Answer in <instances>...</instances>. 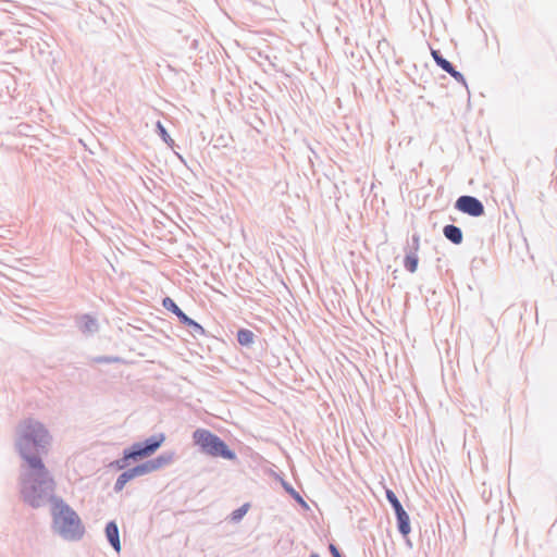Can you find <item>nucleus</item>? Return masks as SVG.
Masks as SVG:
<instances>
[{
	"label": "nucleus",
	"mask_w": 557,
	"mask_h": 557,
	"mask_svg": "<svg viewBox=\"0 0 557 557\" xmlns=\"http://www.w3.org/2000/svg\"><path fill=\"white\" fill-rule=\"evenodd\" d=\"M49 506L51 531L66 542L81 541L86 532L78 513L60 496L55 495V481L37 457V507Z\"/></svg>",
	"instance_id": "obj_1"
},
{
	"label": "nucleus",
	"mask_w": 557,
	"mask_h": 557,
	"mask_svg": "<svg viewBox=\"0 0 557 557\" xmlns=\"http://www.w3.org/2000/svg\"><path fill=\"white\" fill-rule=\"evenodd\" d=\"M193 442L207 456L230 461L237 460L236 453L220 436L208 429H196L193 432Z\"/></svg>",
	"instance_id": "obj_2"
},
{
	"label": "nucleus",
	"mask_w": 557,
	"mask_h": 557,
	"mask_svg": "<svg viewBox=\"0 0 557 557\" xmlns=\"http://www.w3.org/2000/svg\"><path fill=\"white\" fill-rule=\"evenodd\" d=\"M162 306L164 309L175 314L183 325L188 326L189 332L194 337L206 335V331L202 325L189 318L171 297H164L162 299Z\"/></svg>",
	"instance_id": "obj_3"
},
{
	"label": "nucleus",
	"mask_w": 557,
	"mask_h": 557,
	"mask_svg": "<svg viewBox=\"0 0 557 557\" xmlns=\"http://www.w3.org/2000/svg\"><path fill=\"white\" fill-rule=\"evenodd\" d=\"M386 499L392 506L397 521V530L398 532L406 537L410 531V518L407 511L404 509L401 503L399 502L398 497L392 490H386L385 492Z\"/></svg>",
	"instance_id": "obj_4"
},
{
	"label": "nucleus",
	"mask_w": 557,
	"mask_h": 557,
	"mask_svg": "<svg viewBox=\"0 0 557 557\" xmlns=\"http://www.w3.org/2000/svg\"><path fill=\"white\" fill-rule=\"evenodd\" d=\"M455 209L473 218L482 216L485 212L483 202L470 195H462L457 198Z\"/></svg>",
	"instance_id": "obj_5"
},
{
	"label": "nucleus",
	"mask_w": 557,
	"mask_h": 557,
	"mask_svg": "<svg viewBox=\"0 0 557 557\" xmlns=\"http://www.w3.org/2000/svg\"><path fill=\"white\" fill-rule=\"evenodd\" d=\"M431 54L438 67H441L444 72L448 73L456 82L467 87V82L463 74L457 71L455 65L447 59H445L440 50L432 49Z\"/></svg>",
	"instance_id": "obj_6"
},
{
	"label": "nucleus",
	"mask_w": 557,
	"mask_h": 557,
	"mask_svg": "<svg viewBox=\"0 0 557 557\" xmlns=\"http://www.w3.org/2000/svg\"><path fill=\"white\" fill-rule=\"evenodd\" d=\"M147 474L143 463L136 465L133 468L124 470L116 479L113 490L114 492L119 493L121 492L124 486L132 481L133 479L137 476H141Z\"/></svg>",
	"instance_id": "obj_7"
},
{
	"label": "nucleus",
	"mask_w": 557,
	"mask_h": 557,
	"mask_svg": "<svg viewBox=\"0 0 557 557\" xmlns=\"http://www.w3.org/2000/svg\"><path fill=\"white\" fill-rule=\"evenodd\" d=\"M174 456H175L174 451H163L159 456H157L152 459L146 460L141 463L148 474L156 470L161 469L164 466L172 463L174 460Z\"/></svg>",
	"instance_id": "obj_8"
},
{
	"label": "nucleus",
	"mask_w": 557,
	"mask_h": 557,
	"mask_svg": "<svg viewBox=\"0 0 557 557\" xmlns=\"http://www.w3.org/2000/svg\"><path fill=\"white\" fill-rule=\"evenodd\" d=\"M52 435L49 430L40 422L37 421V457H40V454H47L49 447L52 444Z\"/></svg>",
	"instance_id": "obj_9"
},
{
	"label": "nucleus",
	"mask_w": 557,
	"mask_h": 557,
	"mask_svg": "<svg viewBox=\"0 0 557 557\" xmlns=\"http://www.w3.org/2000/svg\"><path fill=\"white\" fill-rule=\"evenodd\" d=\"M76 324L78 330L87 336L94 335L99 331L98 320L91 314H82L77 317Z\"/></svg>",
	"instance_id": "obj_10"
},
{
	"label": "nucleus",
	"mask_w": 557,
	"mask_h": 557,
	"mask_svg": "<svg viewBox=\"0 0 557 557\" xmlns=\"http://www.w3.org/2000/svg\"><path fill=\"white\" fill-rule=\"evenodd\" d=\"M164 440H165L164 434L160 433V434L151 435L150 437H148L141 442H137V443L140 446L145 456L149 457L159 449V447L162 445Z\"/></svg>",
	"instance_id": "obj_11"
},
{
	"label": "nucleus",
	"mask_w": 557,
	"mask_h": 557,
	"mask_svg": "<svg viewBox=\"0 0 557 557\" xmlns=\"http://www.w3.org/2000/svg\"><path fill=\"white\" fill-rule=\"evenodd\" d=\"M106 537L111 545V547L116 552H121V540H120V531L116 522L114 520L109 521L106 524Z\"/></svg>",
	"instance_id": "obj_12"
},
{
	"label": "nucleus",
	"mask_w": 557,
	"mask_h": 557,
	"mask_svg": "<svg viewBox=\"0 0 557 557\" xmlns=\"http://www.w3.org/2000/svg\"><path fill=\"white\" fill-rule=\"evenodd\" d=\"M443 235L454 245H460L463 240V234L459 226L447 224L443 227Z\"/></svg>",
	"instance_id": "obj_13"
},
{
	"label": "nucleus",
	"mask_w": 557,
	"mask_h": 557,
	"mask_svg": "<svg viewBox=\"0 0 557 557\" xmlns=\"http://www.w3.org/2000/svg\"><path fill=\"white\" fill-rule=\"evenodd\" d=\"M34 446H35V438L30 435H24L18 441V448H20L22 455L24 456V458L29 463L30 468L35 467V462H34L32 456H29L26 451L28 448L32 449Z\"/></svg>",
	"instance_id": "obj_14"
},
{
	"label": "nucleus",
	"mask_w": 557,
	"mask_h": 557,
	"mask_svg": "<svg viewBox=\"0 0 557 557\" xmlns=\"http://www.w3.org/2000/svg\"><path fill=\"white\" fill-rule=\"evenodd\" d=\"M255 337L256 335L253 334V332L248 329H239L236 335L238 344L245 347L251 346L255 341Z\"/></svg>",
	"instance_id": "obj_15"
},
{
	"label": "nucleus",
	"mask_w": 557,
	"mask_h": 557,
	"mask_svg": "<svg viewBox=\"0 0 557 557\" xmlns=\"http://www.w3.org/2000/svg\"><path fill=\"white\" fill-rule=\"evenodd\" d=\"M419 258L418 253H414V251H406L405 258H404V268L410 272L414 273L418 269Z\"/></svg>",
	"instance_id": "obj_16"
},
{
	"label": "nucleus",
	"mask_w": 557,
	"mask_h": 557,
	"mask_svg": "<svg viewBox=\"0 0 557 557\" xmlns=\"http://www.w3.org/2000/svg\"><path fill=\"white\" fill-rule=\"evenodd\" d=\"M123 453L125 454V457L131 461H136L138 459H143V458H146L145 454L143 453L140 446L138 445V443H134L132 444L129 447L125 448L123 450Z\"/></svg>",
	"instance_id": "obj_17"
},
{
	"label": "nucleus",
	"mask_w": 557,
	"mask_h": 557,
	"mask_svg": "<svg viewBox=\"0 0 557 557\" xmlns=\"http://www.w3.org/2000/svg\"><path fill=\"white\" fill-rule=\"evenodd\" d=\"M156 131H157L158 135L161 137V139L168 146L172 147L174 145V140L171 138L165 126L160 121H158L156 124Z\"/></svg>",
	"instance_id": "obj_18"
},
{
	"label": "nucleus",
	"mask_w": 557,
	"mask_h": 557,
	"mask_svg": "<svg viewBox=\"0 0 557 557\" xmlns=\"http://www.w3.org/2000/svg\"><path fill=\"white\" fill-rule=\"evenodd\" d=\"M282 485L284 490L301 506L307 507V503L304 500L301 495L287 482L283 481Z\"/></svg>",
	"instance_id": "obj_19"
},
{
	"label": "nucleus",
	"mask_w": 557,
	"mask_h": 557,
	"mask_svg": "<svg viewBox=\"0 0 557 557\" xmlns=\"http://www.w3.org/2000/svg\"><path fill=\"white\" fill-rule=\"evenodd\" d=\"M92 360L96 363H108V364L123 362V359L117 356H98V357H95Z\"/></svg>",
	"instance_id": "obj_20"
},
{
	"label": "nucleus",
	"mask_w": 557,
	"mask_h": 557,
	"mask_svg": "<svg viewBox=\"0 0 557 557\" xmlns=\"http://www.w3.org/2000/svg\"><path fill=\"white\" fill-rule=\"evenodd\" d=\"M248 509H249V504H244L239 508L235 509L231 515L232 521L237 522V521L242 520L243 517L247 513Z\"/></svg>",
	"instance_id": "obj_21"
},
{
	"label": "nucleus",
	"mask_w": 557,
	"mask_h": 557,
	"mask_svg": "<svg viewBox=\"0 0 557 557\" xmlns=\"http://www.w3.org/2000/svg\"><path fill=\"white\" fill-rule=\"evenodd\" d=\"M420 248V235L418 233H413L411 236V243L405 247V251H414L418 253Z\"/></svg>",
	"instance_id": "obj_22"
},
{
	"label": "nucleus",
	"mask_w": 557,
	"mask_h": 557,
	"mask_svg": "<svg viewBox=\"0 0 557 557\" xmlns=\"http://www.w3.org/2000/svg\"><path fill=\"white\" fill-rule=\"evenodd\" d=\"M128 463L129 460L125 457V454L123 453L122 458L112 461L110 466L116 470H125Z\"/></svg>",
	"instance_id": "obj_23"
},
{
	"label": "nucleus",
	"mask_w": 557,
	"mask_h": 557,
	"mask_svg": "<svg viewBox=\"0 0 557 557\" xmlns=\"http://www.w3.org/2000/svg\"><path fill=\"white\" fill-rule=\"evenodd\" d=\"M329 549H330L332 557H344L336 545L330 544Z\"/></svg>",
	"instance_id": "obj_24"
},
{
	"label": "nucleus",
	"mask_w": 557,
	"mask_h": 557,
	"mask_svg": "<svg viewBox=\"0 0 557 557\" xmlns=\"http://www.w3.org/2000/svg\"><path fill=\"white\" fill-rule=\"evenodd\" d=\"M310 557H320V555H319V554H317V553H312V554L310 555Z\"/></svg>",
	"instance_id": "obj_25"
}]
</instances>
